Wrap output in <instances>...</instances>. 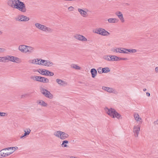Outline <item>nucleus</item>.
Masks as SVG:
<instances>
[{
	"label": "nucleus",
	"mask_w": 158,
	"mask_h": 158,
	"mask_svg": "<svg viewBox=\"0 0 158 158\" xmlns=\"http://www.w3.org/2000/svg\"><path fill=\"white\" fill-rule=\"evenodd\" d=\"M6 3L10 7L17 9L23 13H25L27 11L25 4L20 0H8Z\"/></svg>",
	"instance_id": "obj_1"
},
{
	"label": "nucleus",
	"mask_w": 158,
	"mask_h": 158,
	"mask_svg": "<svg viewBox=\"0 0 158 158\" xmlns=\"http://www.w3.org/2000/svg\"><path fill=\"white\" fill-rule=\"evenodd\" d=\"M18 49L22 53H30L34 51V48L32 46L22 44L19 46Z\"/></svg>",
	"instance_id": "obj_2"
},
{
	"label": "nucleus",
	"mask_w": 158,
	"mask_h": 158,
	"mask_svg": "<svg viewBox=\"0 0 158 158\" xmlns=\"http://www.w3.org/2000/svg\"><path fill=\"white\" fill-rule=\"evenodd\" d=\"M105 110L106 113L110 116L112 118H120L121 117V115L116 112L115 110L114 109L112 108L109 109L108 108H106Z\"/></svg>",
	"instance_id": "obj_3"
},
{
	"label": "nucleus",
	"mask_w": 158,
	"mask_h": 158,
	"mask_svg": "<svg viewBox=\"0 0 158 158\" xmlns=\"http://www.w3.org/2000/svg\"><path fill=\"white\" fill-rule=\"evenodd\" d=\"M18 149L17 147H15L8 148L2 150L3 157H6L9 156Z\"/></svg>",
	"instance_id": "obj_4"
},
{
	"label": "nucleus",
	"mask_w": 158,
	"mask_h": 158,
	"mask_svg": "<svg viewBox=\"0 0 158 158\" xmlns=\"http://www.w3.org/2000/svg\"><path fill=\"white\" fill-rule=\"evenodd\" d=\"M93 32L95 33L104 36H108L110 35V33L108 31L101 28L95 29L93 30Z\"/></svg>",
	"instance_id": "obj_5"
},
{
	"label": "nucleus",
	"mask_w": 158,
	"mask_h": 158,
	"mask_svg": "<svg viewBox=\"0 0 158 158\" xmlns=\"http://www.w3.org/2000/svg\"><path fill=\"white\" fill-rule=\"evenodd\" d=\"M35 26L37 29L43 31L50 32L51 31L50 28L39 23H36Z\"/></svg>",
	"instance_id": "obj_6"
},
{
	"label": "nucleus",
	"mask_w": 158,
	"mask_h": 158,
	"mask_svg": "<svg viewBox=\"0 0 158 158\" xmlns=\"http://www.w3.org/2000/svg\"><path fill=\"white\" fill-rule=\"evenodd\" d=\"M54 135L55 136L63 140L66 139L69 137L68 134L60 131H55L54 133Z\"/></svg>",
	"instance_id": "obj_7"
},
{
	"label": "nucleus",
	"mask_w": 158,
	"mask_h": 158,
	"mask_svg": "<svg viewBox=\"0 0 158 158\" xmlns=\"http://www.w3.org/2000/svg\"><path fill=\"white\" fill-rule=\"evenodd\" d=\"M37 72L40 74L45 76H52L54 75V73L53 72L44 69H39L37 70Z\"/></svg>",
	"instance_id": "obj_8"
},
{
	"label": "nucleus",
	"mask_w": 158,
	"mask_h": 158,
	"mask_svg": "<svg viewBox=\"0 0 158 158\" xmlns=\"http://www.w3.org/2000/svg\"><path fill=\"white\" fill-rule=\"evenodd\" d=\"M16 21L19 22H27L28 21L29 18L23 15H19L17 16L15 19Z\"/></svg>",
	"instance_id": "obj_9"
},
{
	"label": "nucleus",
	"mask_w": 158,
	"mask_h": 158,
	"mask_svg": "<svg viewBox=\"0 0 158 158\" xmlns=\"http://www.w3.org/2000/svg\"><path fill=\"white\" fill-rule=\"evenodd\" d=\"M74 38L76 40L82 42H86L88 40L84 35L79 34H77L74 35Z\"/></svg>",
	"instance_id": "obj_10"
},
{
	"label": "nucleus",
	"mask_w": 158,
	"mask_h": 158,
	"mask_svg": "<svg viewBox=\"0 0 158 158\" xmlns=\"http://www.w3.org/2000/svg\"><path fill=\"white\" fill-rule=\"evenodd\" d=\"M77 10L81 15L83 17H86L88 16V10L86 9L78 8Z\"/></svg>",
	"instance_id": "obj_11"
},
{
	"label": "nucleus",
	"mask_w": 158,
	"mask_h": 158,
	"mask_svg": "<svg viewBox=\"0 0 158 158\" xmlns=\"http://www.w3.org/2000/svg\"><path fill=\"white\" fill-rule=\"evenodd\" d=\"M41 92L45 97L51 99L53 98L52 95L46 89L44 88H42L41 90Z\"/></svg>",
	"instance_id": "obj_12"
},
{
	"label": "nucleus",
	"mask_w": 158,
	"mask_h": 158,
	"mask_svg": "<svg viewBox=\"0 0 158 158\" xmlns=\"http://www.w3.org/2000/svg\"><path fill=\"white\" fill-rule=\"evenodd\" d=\"M41 92L45 97L51 99L53 98L52 95L46 89L44 88H42L41 90Z\"/></svg>",
	"instance_id": "obj_13"
},
{
	"label": "nucleus",
	"mask_w": 158,
	"mask_h": 158,
	"mask_svg": "<svg viewBox=\"0 0 158 158\" xmlns=\"http://www.w3.org/2000/svg\"><path fill=\"white\" fill-rule=\"evenodd\" d=\"M140 126L139 125H135L133 128V132L135 137H138L140 131Z\"/></svg>",
	"instance_id": "obj_14"
},
{
	"label": "nucleus",
	"mask_w": 158,
	"mask_h": 158,
	"mask_svg": "<svg viewBox=\"0 0 158 158\" xmlns=\"http://www.w3.org/2000/svg\"><path fill=\"white\" fill-rule=\"evenodd\" d=\"M8 61H10L16 63H19L21 62L20 59L15 56H7Z\"/></svg>",
	"instance_id": "obj_15"
},
{
	"label": "nucleus",
	"mask_w": 158,
	"mask_h": 158,
	"mask_svg": "<svg viewBox=\"0 0 158 158\" xmlns=\"http://www.w3.org/2000/svg\"><path fill=\"white\" fill-rule=\"evenodd\" d=\"M125 48H114L111 49V51L114 53H125Z\"/></svg>",
	"instance_id": "obj_16"
},
{
	"label": "nucleus",
	"mask_w": 158,
	"mask_h": 158,
	"mask_svg": "<svg viewBox=\"0 0 158 158\" xmlns=\"http://www.w3.org/2000/svg\"><path fill=\"white\" fill-rule=\"evenodd\" d=\"M42 60L40 59H34L29 60V63L33 64L41 65Z\"/></svg>",
	"instance_id": "obj_17"
},
{
	"label": "nucleus",
	"mask_w": 158,
	"mask_h": 158,
	"mask_svg": "<svg viewBox=\"0 0 158 158\" xmlns=\"http://www.w3.org/2000/svg\"><path fill=\"white\" fill-rule=\"evenodd\" d=\"M127 60H128V59L127 58H121L114 55H111V56L110 61H118Z\"/></svg>",
	"instance_id": "obj_18"
},
{
	"label": "nucleus",
	"mask_w": 158,
	"mask_h": 158,
	"mask_svg": "<svg viewBox=\"0 0 158 158\" xmlns=\"http://www.w3.org/2000/svg\"><path fill=\"white\" fill-rule=\"evenodd\" d=\"M116 15L118 17L121 22L123 23L125 22L122 13L120 11H117L115 13Z\"/></svg>",
	"instance_id": "obj_19"
},
{
	"label": "nucleus",
	"mask_w": 158,
	"mask_h": 158,
	"mask_svg": "<svg viewBox=\"0 0 158 158\" xmlns=\"http://www.w3.org/2000/svg\"><path fill=\"white\" fill-rule=\"evenodd\" d=\"M42 65L46 66H51L53 65V63L48 60H42Z\"/></svg>",
	"instance_id": "obj_20"
},
{
	"label": "nucleus",
	"mask_w": 158,
	"mask_h": 158,
	"mask_svg": "<svg viewBox=\"0 0 158 158\" xmlns=\"http://www.w3.org/2000/svg\"><path fill=\"white\" fill-rule=\"evenodd\" d=\"M134 116L135 120L137 122L142 123L143 121L142 118L140 117L139 115L137 113H135L134 114Z\"/></svg>",
	"instance_id": "obj_21"
},
{
	"label": "nucleus",
	"mask_w": 158,
	"mask_h": 158,
	"mask_svg": "<svg viewBox=\"0 0 158 158\" xmlns=\"http://www.w3.org/2000/svg\"><path fill=\"white\" fill-rule=\"evenodd\" d=\"M102 89L105 91H106L109 93H115V91L114 89L112 88L106 86H103L102 87Z\"/></svg>",
	"instance_id": "obj_22"
},
{
	"label": "nucleus",
	"mask_w": 158,
	"mask_h": 158,
	"mask_svg": "<svg viewBox=\"0 0 158 158\" xmlns=\"http://www.w3.org/2000/svg\"><path fill=\"white\" fill-rule=\"evenodd\" d=\"M31 130L30 129L27 128L24 130V133L23 135L20 137V138L22 139L23 138L29 135L31 132Z\"/></svg>",
	"instance_id": "obj_23"
},
{
	"label": "nucleus",
	"mask_w": 158,
	"mask_h": 158,
	"mask_svg": "<svg viewBox=\"0 0 158 158\" xmlns=\"http://www.w3.org/2000/svg\"><path fill=\"white\" fill-rule=\"evenodd\" d=\"M37 104L42 106L47 107L48 106V104L42 100H39L37 101Z\"/></svg>",
	"instance_id": "obj_24"
},
{
	"label": "nucleus",
	"mask_w": 158,
	"mask_h": 158,
	"mask_svg": "<svg viewBox=\"0 0 158 158\" xmlns=\"http://www.w3.org/2000/svg\"><path fill=\"white\" fill-rule=\"evenodd\" d=\"M125 53L128 54L129 53H134L137 52V50L135 49H127L125 48Z\"/></svg>",
	"instance_id": "obj_25"
},
{
	"label": "nucleus",
	"mask_w": 158,
	"mask_h": 158,
	"mask_svg": "<svg viewBox=\"0 0 158 158\" xmlns=\"http://www.w3.org/2000/svg\"><path fill=\"white\" fill-rule=\"evenodd\" d=\"M90 73L93 78H94L97 75V72L96 70L95 69H92L91 70Z\"/></svg>",
	"instance_id": "obj_26"
},
{
	"label": "nucleus",
	"mask_w": 158,
	"mask_h": 158,
	"mask_svg": "<svg viewBox=\"0 0 158 158\" xmlns=\"http://www.w3.org/2000/svg\"><path fill=\"white\" fill-rule=\"evenodd\" d=\"M118 21V19L116 18H110L108 19V21L109 23H116Z\"/></svg>",
	"instance_id": "obj_27"
},
{
	"label": "nucleus",
	"mask_w": 158,
	"mask_h": 158,
	"mask_svg": "<svg viewBox=\"0 0 158 158\" xmlns=\"http://www.w3.org/2000/svg\"><path fill=\"white\" fill-rule=\"evenodd\" d=\"M40 82L47 83L49 82V80L48 79L46 78L40 77Z\"/></svg>",
	"instance_id": "obj_28"
},
{
	"label": "nucleus",
	"mask_w": 158,
	"mask_h": 158,
	"mask_svg": "<svg viewBox=\"0 0 158 158\" xmlns=\"http://www.w3.org/2000/svg\"><path fill=\"white\" fill-rule=\"evenodd\" d=\"M71 66L72 68L75 69L76 70H80L81 69V68L77 64H73Z\"/></svg>",
	"instance_id": "obj_29"
},
{
	"label": "nucleus",
	"mask_w": 158,
	"mask_h": 158,
	"mask_svg": "<svg viewBox=\"0 0 158 158\" xmlns=\"http://www.w3.org/2000/svg\"><path fill=\"white\" fill-rule=\"evenodd\" d=\"M56 81L58 84L60 85H64L66 84V83L64 81L60 79H57Z\"/></svg>",
	"instance_id": "obj_30"
},
{
	"label": "nucleus",
	"mask_w": 158,
	"mask_h": 158,
	"mask_svg": "<svg viewBox=\"0 0 158 158\" xmlns=\"http://www.w3.org/2000/svg\"><path fill=\"white\" fill-rule=\"evenodd\" d=\"M111 56V55H106L103 56V58L106 60L110 61Z\"/></svg>",
	"instance_id": "obj_31"
},
{
	"label": "nucleus",
	"mask_w": 158,
	"mask_h": 158,
	"mask_svg": "<svg viewBox=\"0 0 158 158\" xmlns=\"http://www.w3.org/2000/svg\"><path fill=\"white\" fill-rule=\"evenodd\" d=\"M69 143V141L67 140H64V141L62 144H61V146L62 147H67V144Z\"/></svg>",
	"instance_id": "obj_32"
},
{
	"label": "nucleus",
	"mask_w": 158,
	"mask_h": 158,
	"mask_svg": "<svg viewBox=\"0 0 158 158\" xmlns=\"http://www.w3.org/2000/svg\"><path fill=\"white\" fill-rule=\"evenodd\" d=\"M31 78L34 80L40 81V76H35L32 77Z\"/></svg>",
	"instance_id": "obj_33"
},
{
	"label": "nucleus",
	"mask_w": 158,
	"mask_h": 158,
	"mask_svg": "<svg viewBox=\"0 0 158 158\" xmlns=\"http://www.w3.org/2000/svg\"><path fill=\"white\" fill-rule=\"evenodd\" d=\"M103 73H107L110 71V69L108 67L103 68Z\"/></svg>",
	"instance_id": "obj_34"
},
{
	"label": "nucleus",
	"mask_w": 158,
	"mask_h": 158,
	"mask_svg": "<svg viewBox=\"0 0 158 158\" xmlns=\"http://www.w3.org/2000/svg\"><path fill=\"white\" fill-rule=\"evenodd\" d=\"M7 61V56L3 57H1V62H6Z\"/></svg>",
	"instance_id": "obj_35"
},
{
	"label": "nucleus",
	"mask_w": 158,
	"mask_h": 158,
	"mask_svg": "<svg viewBox=\"0 0 158 158\" xmlns=\"http://www.w3.org/2000/svg\"><path fill=\"white\" fill-rule=\"evenodd\" d=\"M98 72L100 73H103V68L99 67L98 69Z\"/></svg>",
	"instance_id": "obj_36"
},
{
	"label": "nucleus",
	"mask_w": 158,
	"mask_h": 158,
	"mask_svg": "<svg viewBox=\"0 0 158 158\" xmlns=\"http://www.w3.org/2000/svg\"><path fill=\"white\" fill-rule=\"evenodd\" d=\"M7 115L6 113L0 112V116H7Z\"/></svg>",
	"instance_id": "obj_37"
},
{
	"label": "nucleus",
	"mask_w": 158,
	"mask_h": 158,
	"mask_svg": "<svg viewBox=\"0 0 158 158\" xmlns=\"http://www.w3.org/2000/svg\"><path fill=\"white\" fill-rule=\"evenodd\" d=\"M74 9V7L72 6H70L68 8V10L69 11H73V10Z\"/></svg>",
	"instance_id": "obj_38"
},
{
	"label": "nucleus",
	"mask_w": 158,
	"mask_h": 158,
	"mask_svg": "<svg viewBox=\"0 0 158 158\" xmlns=\"http://www.w3.org/2000/svg\"><path fill=\"white\" fill-rule=\"evenodd\" d=\"M4 157L2 150L0 151V158Z\"/></svg>",
	"instance_id": "obj_39"
},
{
	"label": "nucleus",
	"mask_w": 158,
	"mask_h": 158,
	"mask_svg": "<svg viewBox=\"0 0 158 158\" xmlns=\"http://www.w3.org/2000/svg\"><path fill=\"white\" fill-rule=\"evenodd\" d=\"M146 95L147 96H148V97H149L150 96V94L149 93L147 92L146 93Z\"/></svg>",
	"instance_id": "obj_40"
},
{
	"label": "nucleus",
	"mask_w": 158,
	"mask_h": 158,
	"mask_svg": "<svg viewBox=\"0 0 158 158\" xmlns=\"http://www.w3.org/2000/svg\"><path fill=\"white\" fill-rule=\"evenodd\" d=\"M155 70L156 71H158V67H156L155 68Z\"/></svg>",
	"instance_id": "obj_41"
},
{
	"label": "nucleus",
	"mask_w": 158,
	"mask_h": 158,
	"mask_svg": "<svg viewBox=\"0 0 158 158\" xmlns=\"http://www.w3.org/2000/svg\"><path fill=\"white\" fill-rule=\"evenodd\" d=\"M73 0H66V1H73Z\"/></svg>",
	"instance_id": "obj_42"
},
{
	"label": "nucleus",
	"mask_w": 158,
	"mask_h": 158,
	"mask_svg": "<svg viewBox=\"0 0 158 158\" xmlns=\"http://www.w3.org/2000/svg\"><path fill=\"white\" fill-rule=\"evenodd\" d=\"M147 89H143V90L144 91H146Z\"/></svg>",
	"instance_id": "obj_43"
},
{
	"label": "nucleus",
	"mask_w": 158,
	"mask_h": 158,
	"mask_svg": "<svg viewBox=\"0 0 158 158\" xmlns=\"http://www.w3.org/2000/svg\"><path fill=\"white\" fill-rule=\"evenodd\" d=\"M1 57H0V62H1Z\"/></svg>",
	"instance_id": "obj_44"
},
{
	"label": "nucleus",
	"mask_w": 158,
	"mask_h": 158,
	"mask_svg": "<svg viewBox=\"0 0 158 158\" xmlns=\"http://www.w3.org/2000/svg\"><path fill=\"white\" fill-rule=\"evenodd\" d=\"M2 32L0 31V34H2Z\"/></svg>",
	"instance_id": "obj_45"
}]
</instances>
